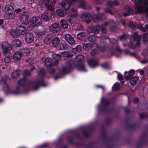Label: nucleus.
Masks as SVG:
<instances>
[{"mask_svg": "<svg viewBox=\"0 0 148 148\" xmlns=\"http://www.w3.org/2000/svg\"><path fill=\"white\" fill-rule=\"evenodd\" d=\"M3 20L2 19H0V25H2L3 23Z\"/></svg>", "mask_w": 148, "mask_h": 148, "instance_id": "nucleus-48", "label": "nucleus"}, {"mask_svg": "<svg viewBox=\"0 0 148 148\" xmlns=\"http://www.w3.org/2000/svg\"><path fill=\"white\" fill-rule=\"evenodd\" d=\"M134 73V71L133 70H131L130 71V74L131 73Z\"/></svg>", "mask_w": 148, "mask_h": 148, "instance_id": "nucleus-52", "label": "nucleus"}, {"mask_svg": "<svg viewBox=\"0 0 148 148\" xmlns=\"http://www.w3.org/2000/svg\"><path fill=\"white\" fill-rule=\"evenodd\" d=\"M137 9V10L139 12H142L143 11H144L143 10L142 8H140V7H138Z\"/></svg>", "mask_w": 148, "mask_h": 148, "instance_id": "nucleus-40", "label": "nucleus"}, {"mask_svg": "<svg viewBox=\"0 0 148 148\" xmlns=\"http://www.w3.org/2000/svg\"><path fill=\"white\" fill-rule=\"evenodd\" d=\"M148 62V60H147L146 59H144L143 60H142L141 62V63L145 64L147 63Z\"/></svg>", "mask_w": 148, "mask_h": 148, "instance_id": "nucleus-41", "label": "nucleus"}, {"mask_svg": "<svg viewBox=\"0 0 148 148\" xmlns=\"http://www.w3.org/2000/svg\"><path fill=\"white\" fill-rule=\"evenodd\" d=\"M95 36L93 35H90L88 37V40L90 41L93 42L95 40Z\"/></svg>", "mask_w": 148, "mask_h": 148, "instance_id": "nucleus-29", "label": "nucleus"}, {"mask_svg": "<svg viewBox=\"0 0 148 148\" xmlns=\"http://www.w3.org/2000/svg\"><path fill=\"white\" fill-rule=\"evenodd\" d=\"M125 35H123L122 36L120 37V38L121 40H122L123 38H124Z\"/></svg>", "mask_w": 148, "mask_h": 148, "instance_id": "nucleus-53", "label": "nucleus"}, {"mask_svg": "<svg viewBox=\"0 0 148 148\" xmlns=\"http://www.w3.org/2000/svg\"><path fill=\"white\" fill-rule=\"evenodd\" d=\"M28 14L27 12H23L21 15L20 20L23 24L26 23H27L28 19Z\"/></svg>", "mask_w": 148, "mask_h": 148, "instance_id": "nucleus-4", "label": "nucleus"}, {"mask_svg": "<svg viewBox=\"0 0 148 148\" xmlns=\"http://www.w3.org/2000/svg\"><path fill=\"white\" fill-rule=\"evenodd\" d=\"M138 44L137 45H139V44H140V42H139V41H138Z\"/></svg>", "mask_w": 148, "mask_h": 148, "instance_id": "nucleus-60", "label": "nucleus"}, {"mask_svg": "<svg viewBox=\"0 0 148 148\" xmlns=\"http://www.w3.org/2000/svg\"><path fill=\"white\" fill-rule=\"evenodd\" d=\"M23 54L21 52H17L14 54L13 58L14 60L18 61L21 58Z\"/></svg>", "mask_w": 148, "mask_h": 148, "instance_id": "nucleus-9", "label": "nucleus"}, {"mask_svg": "<svg viewBox=\"0 0 148 148\" xmlns=\"http://www.w3.org/2000/svg\"><path fill=\"white\" fill-rule=\"evenodd\" d=\"M130 14V12L128 11H127L124 14V16H126L129 15Z\"/></svg>", "mask_w": 148, "mask_h": 148, "instance_id": "nucleus-42", "label": "nucleus"}, {"mask_svg": "<svg viewBox=\"0 0 148 148\" xmlns=\"http://www.w3.org/2000/svg\"><path fill=\"white\" fill-rule=\"evenodd\" d=\"M102 31L104 33H106V30L105 28H103L101 29Z\"/></svg>", "mask_w": 148, "mask_h": 148, "instance_id": "nucleus-46", "label": "nucleus"}, {"mask_svg": "<svg viewBox=\"0 0 148 148\" xmlns=\"http://www.w3.org/2000/svg\"><path fill=\"white\" fill-rule=\"evenodd\" d=\"M25 38L26 41L29 43L32 42L34 40L33 35L30 33H27L26 34Z\"/></svg>", "mask_w": 148, "mask_h": 148, "instance_id": "nucleus-8", "label": "nucleus"}, {"mask_svg": "<svg viewBox=\"0 0 148 148\" xmlns=\"http://www.w3.org/2000/svg\"><path fill=\"white\" fill-rule=\"evenodd\" d=\"M19 75V72L18 71H16L13 72L12 74V77L14 78H16Z\"/></svg>", "mask_w": 148, "mask_h": 148, "instance_id": "nucleus-28", "label": "nucleus"}, {"mask_svg": "<svg viewBox=\"0 0 148 148\" xmlns=\"http://www.w3.org/2000/svg\"><path fill=\"white\" fill-rule=\"evenodd\" d=\"M60 42L59 39L57 37L54 38L52 40V44L53 46H57Z\"/></svg>", "mask_w": 148, "mask_h": 148, "instance_id": "nucleus-15", "label": "nucleus"}, {"mask_svg": "<svg viewBox=\"0 0 148 148\" xmlns=\"http://www.w3.org/2000/svg\"><path fill=\"white\" fill-rule=\"evenodd\" d=\"M108 5H110V4L109 3H108Z\"/></svg>", "mask_w": 148, "mask_h": 148, "instance_id": "nucleus-62", "label": "nucleus"}, {"mask_svg": "<svg viewBox=\"0 0 148 148\" xmlns=\"http://www.w3.org/2000/svg\"><path fill=\"white\" fill-rule=\"evenodd\" d=\"M59 27L60 26L57 23H54L50 26L49 29L51 32L56 33L58 31Z\"/></svg>", "mask_w": 148, "mask_h": 148, "instance_id": "nucleus-5", "label": "nucleus"}, {"mask_svg": "<svg viewBox=\"0 0 148 148\" xmlns=\"http://www.w3.org/2000/svg\"><path fill=\"white\" fill-rule=\"evenodd\" d=\"M82 69H79L81 71H84V67L82 66Z\"/></svg>", "mask_w": 148, "mask_h": 148, "instance_id": "nucleus-55", "label": "nucleus"}, {"mask_svg": "<svg viewBox=\"0 0 148 148\" xmlns=\"http://www.w3.org/2000/svg\"><path fill=\"white\" fill-rule=\"evenodd\" d=\"M41 23L40 18L39 17H32L28 24L29 30H32L35 27L39 26Z\"/></svg>", "mask_w": 148, "mask_h": 148, "instance_id": "nucleus-1", "label": "nucleus"}, {"mask_svg": "<svg viewBox=\"0 0 148 148\" xmlns=\"http://www.w3.org/2000/svg\"><path fill=\"white\" fill-rule=\"evenodd\" d=\"M88 63L89 66L91 68L94 67L97 65V62L93 60H89Z\"/></svg>", "mask_w": 148, "mask_h": 148, "instance_id": "nucleus-12", "label": "nucleus"}, {"mask_svg": "<svg viewBox=\"0 0 148 148\" xmlns=\"http://www.w3.org/2000/svg\"><path fill=\"white\" fill-rule=\"evenodd\" d=\"M100 29V26L99 25H97L96 27H93V32L94 33L97 34L99 32Z\"/></svg>", "mask_w": 148, "mask_h": 148, "instance_id": "nucleus-26", "label": "nucleus"}, {"mask_svg": "<svg viewBox=\"0 0 148 148\" xmlns=\"http://www.w3.org/2000/svg\"><path fill=\"white\" fill-rule=\"evenodd\" d=\"M69 53L68 52H64L63 53V55L64 56H65L68 57H71L73 56L72 55H70L69 54Z\"/></svg>", "mask_w": 148, "mask_h": 148, "instance_id": "nucleus-34", "label": "nucleus"}, {"mask_svg": "<svg viewBox=\"0 0 148 148\" xmlns=\"http://www.w3.org/2000/svg\"><path fill=\"white\" fill-rule=\"evenodd\" d=\"M4 62L6 63H9L12 60L11 56L10 54L6 55L4 59Z\"/></svg>", "mask_w": 148, "mask_h": 148, "instance_id": "nucleus-16", "label": "nucleus"}, {"mask_svg": "<svg viewBox=\"0 0 148 148\" xmlns=\"http://www.w3.org/2000/svg\"><path fill=\"white\" fill-rule=\"evenodd\" d=\"M1 49L4 53L6 54L11 50V48L8 42H4L2 43Z\"/></svg>", "mask_w": 148, "mask_h": 148, "instance_id": "nucleus-3", "label": "nucleus"}, {"mask_svg": "<svg viewBox=\"0 0 148 148\" xmlns=\"http://www.w3.org/2000/svg\"><path fill=\"white\" fill-rule=\"evenodd\" d=\"M34 90H36V89H34Z\"/></svg>", "mask_w": 148, "mask_h": 148, "instance_id": "nucleus-63", "label": "nucleus"}, {"mask_svg": "<svg viewBox=\"0 0 148 148\" xmlns=\"http://www.w3.org/2000/svg\"><path fill=\"white\" fill-rule=\"evenodd\" d=\"M125 74H127V72H125Z\"/></svg>", "mask_w": 148, "mask_h": 148, "instance_id": "nucleus-61", "label": "nucleus"}, {"mask_svg": "<svg viewBox=\"0 0 148 148\" xmlns=\"http://www.w3.org/2000/svg\"><path fill=\"white\" fill-rule=\"evenodd\" d=\"M89 16V14L88 13L83 14L82 16V19L84 21L88 23L87 20L88 19Z\"/></svg>", "mask_w": 148, "mask_h": 148, "instance_id": "nucleus-17", "label": "nucleus"}, {"mask_svg": "<svg viewBox=\"0 0 148 148\" xmlns=\"http://www.w3.org/2000/svg\"><path fill=\"white\" fill-rule=\"evenodd\" d=\"M130 76L131 75H130V74H129L125 76L126 79L127 80L129 79Z\"/></svg>", "mask_w": 148, "mask_h": 148, "instance_id": "nucleus-44", "label": "nucleus"}, {"mask_svg": "<svg viewBox=\"0 0 148 148\" xmlns=\"http://www.w3.org/2000/svg\"><path fill=\"white\" fill-rule=\"evenodd\" d=\"M62 46L63 47V48H62V49H66L67 47L66 44H63L62 45Z\"/></svg>", "mask_w": 148, "mask_h": 148, "instance_id": "nucleus-45", "label": "nucleus"}, {"mask_svg": "<svg viewBox=\"0 0 148 148\" xmlns=\"http://www.w3.org/2000/svg\"><path fill=\"white\" fill-rule=\"evenodd\" d=\"M98 15V17H100L101 16V14H99Z\"/></svg>", "mask_w": 148, "mask_h": 148, "instance_id": "nucleus-58", "label": "nucleus"}, {"mask_svg": "<svg viewBox=\"0 0 148 148\" xmlns=\"http://www.w3.org/2000/svg\"><path fill=\"white\" fill-rule=\"evenodd\" d=\"M57 14L60 17L64 16V11L61 9H58L56 10Z\"/></svg>", "mask_w": 148, "mask_h": 148, "instance_id": "nucleus-23", "label": "nucleus"}, {"mask_svg": "<svg viewBox=\"0 0 148 148\" xmlns=\"http://www.w3.org/2000/svg\"><path fill=\"white\" fill-rule=\"evenodd\" d=\"M53 4H54L55 3H53Z\"/></svg>", "mask_w": 148, "mask_h": 148, "instance_id": "nucleus-64", "label": "nucleus"}, {"mask_svg": "<svg viewBox=\"0 0 148 148\" xmlns=\"http://www.w3.org/2000/svg\"><path fill=\"white\" fill-rule=\"evenodd\" d=\"M118 79L119 80H121L123 78V77L122 75L119 73L118 74Z\"/></svg>", "mask_w": 148, "mask_h": 148, "instance_id": "nucleus-35", "label": "nucleus"}, {"mask_svg": "<svg viewBox=\"0 0 148 148\" xmlns=\"http://www.w3.org/2000/svg\"><path fill=\"white\" fill-rule=\"evenodd\" d=\"M61 27L64 28L66 29L68 27V24L66 20H62L60 21Z\"/></svg>", "mask_w": 148, "mask_h": 148, "instance_id": "nucleus-18", "label": "nucleus"}, {"mask_svg": "<svg viewBox=\"0 0 148 148\" xmlns=\"http://www.w3.org/2000/svg\"><path fill=\"white\" fill-rule=\"evenodd\" d=\"M121 83L122 84H124V82L123 81H121Z\"/></svg>", "mask_w": 148, "mask_h": 148, "instance_id": "nucleus-56", "label": "nucleus"}, {"mask_svg": "<svg viewBox=\"0 0 148 148\" xmlns=\"http://www.w3.org/2000/svg\"><path fill=\"white\" fill-rule=\"evenodd\" d=\"M84 59V57L82 55H79L76 57V60L78 62L82 61Z\"/></svg>", "mask_w": 148, "mask_h": 148, "instance_id": "nucleus-31", "label": "nucleus"}, {"mask_svg": "<svg viewBox=\"0 0 148 148\" xmlns=\"http://www.w3.org/2000/svg\"><path fill=\"white\" fill-rule=\"evenodd\" d=\"M62 6L64 8L65 10L69 9L70 6V4L68 3L66 1H63L61 2Z\"/></svg>", "mask_w": 148, "mask_h": 148, "instance_id": "nucleus-10", "label": "nucleus"}, {"mask_svg": "<svg viewBox=\"0 0 148 148\" xmlns=\"http://www.w3.org/2000/svg\"><path fill=\"white\" fill-rule=\"evenodd\" d=\"M56 57H55L54 58L57 60H60L61 58L60 56L58 54L55 55Z\"/></svg>", "mask_w": 148, "mask_h": 148, "instance_id": "nucleus-37", "label": "nucleus"}, {"mask_svg": "<svg viewBox=\"0 0 148 148\" xmlns=\"http://www.w3.org/2000/svg\"><path fill=\"white\" fill-rule=\"evenodd\" d=\"M10 33L12 36L14 37H16L17 36V34L15 30H11L10 32Z\"/></svg>", "mask_w": 148, "mask_h": 148, "instance_id": "nucleus-30", "label": "nucleus"}, {"mask_svg": "<svg viewBox=\"0 0 148 148\" xmlns=\"http://www.w3.org/2000/svg\"><path fill=\"white\" fill-rule=\"evenodd\" d=\"M41 17L42 18L45 20H48L49 18V16L45 14H42Z\"/></svg>", "mask_w": 148, "mask_h": 148, "instance_id": "nucleus-32", "label": "nucleus"}, {"mask_svg": "<svg viewBox=\"0 0 148 148\" xmlns=\"http://www.w3.org/2000/svg\"><path fill=\"white\" fill-rule=\"evenodd\" d=\"M51 59L50 58H47L45 60V65H46L48 68L51 67V64L50 62Z\"/></svg>", "mask_w": 148, "mask_h": 148, "instance_id": "nucleus-20", "label": "nucleus"}, {"mask_svg": "<svg viewBox=\"0 0 148 148\" xmlns=\"http://www.w3.org/2000/svg\"><path fill=\"white\" fill-rule=\"evenodd\" d=\"M46 0L48 3H49L50 2V0Z\"/></svg>", "mask_w": 148, "mask_h": 148, "instance_id": "nucleus-59", "label": "nucleus"}, {"mask_svg": "<svg viewBox=\"0 0 148 148\" xmlns=\"http://www.w3.org/2000/svg\"><path fill=\"white\" fill-rule=\"evenodd\" d=\"M77 13L75 11L74 12V14H71L68 15L67 18V20L71 22H74V21L76 19Z\"/></svg>", "mask_w": 148, "mask_h": 148, "instance_id": "nucleus-7", "label": "nucleus"}, {"mask_svg": "<svg viewBox=\"0 0 148 148\" xmlns=\"http://www.w3.org/2000/svg\"><path fill=\"white\" fill-rule=\"evenodd\" d=\"M44 43L46 45H49L50 43V39L48 37H45L44 39Z\"/></svg>", "mask_w": 148, "mask_h": 148, "instance_id": "nucleus-27", "label": "nucleus"}, {"mask_svg": "<svg viewBox=\"0 0 148 148\" xmlns=\"http://www.w3.org/2000/svg\"><path fill=\"white\" fill-rule=\"evenodd\" d=\"M12 44L16 47H20L21 46V43L19 40H15L12 42Z\"/></svg>", "mask_w": 148, "mask_h": 148, "instance_id": "nucleus-13", "label": "nucleus"}, {"mask_svg": "<svg viewBox=\"0 0 148 148\" xmlns=\"http://www.w3.org/2000/svg\"><path fill=\"white\" fill-rule=\"evenodd\" d=\"M138 80V77L136 76H135L131 79L130 82L131 85H134L136 84Z\"/></svg>", "mask_w": 148, "mask_h": 148, "instance_id": "nucleus-14", "label": "nucleus"}, {"mask_svg": "<svg viewBox=\"0 0 148 148\" xmlns=\"http://www.w3.org/2000/svg\"><path fill=\"white\" fill-rule=\"evenodd\" d=\"M18 31L19 34L21 35L24 34L27 32L26 28L23 26H20L18 28Z\"/></svg>", "mask_w": 148, "mask_h": 148, "instance_id": "nucleus-11", "label": "nucleus"}, {"mask_svg": "<svg viewBox=\"0 0 148 148\" xmlns=\"http://www.w3.org/2000/svg\"><path fill=\"white\" fill-rule=\"evenodd\" d=\"M85 34L84 32H81L77 35V38L79 40L83 39L85 36Z\"/></svg>", "mask_w": 148, "mask_h": 148, "instance_id": "nucleus-25", "label": "nucleus"}, {"mask_svg": "<svg viewBox=\"0 0 148 148\" xmlns=\"http://www.w3.org/2000/svg\"><path fill=\"white\" fill-rule=\"evenodd\" d=\"M65 38L66 41L70 45H73L75 43L73 38L69 34H66L65 35Z\"/></svg>", "mask_w": 148, "mask_h": 148, "instance_id": "nucleus-6", "label": "nucleus"}, {"mask_svg": "<svg viewBox=\"0 0 148 148\" xmlns=\"http://www.w3.org/2000/svg\"><path fill=\"white\" fill-rule=\"evenodd\" d=\"M144 73V71H140V74L141 75H143Z\"/></svg>", "mask_w": 148, "mask_h": 148, "instance_id": "nucleus-51", "label": "nucleus"}, {"mask_svg": "<svg viewBox=\"0 0 148 148\" xmlns=\"http://www.w3.org/2000/svg\"><path fill=\"white\" fill-rule=\"evenodd\" d=\"M112 41H113V43H114L115 42H117L116 40L114 38H112Z\"/></svg>", "mask_w": 148, "mask_h": 148, "instance_id": "nucleus-50", "label": "nucleus"}, {"mask_svg": "<svg viewBox=\"0 0 148 148\" xmlns=\"http://www.w3.org/2000/svg\"><path fill=\"white\" fill-rule=\"evenodd\" d=\"M23 51L24 55L25 56H27L30 53V51L28 49H25Z\"/></svg>", "mask_w": 148, "mask_h": 148, "instance_id": "nucleus-33", "label": "nucleus"}, {"mask_svg": "<svg viewBox=\"0 0 148 148\" xmlns=\"http://www.w3.org/2000/svg\"><path fill=\"white\" fill-rule=\"evenodd\" d=\"M138 101H139L138 99V98H136L134 99V102L135 103H136L138 102Z\"/></svg>", "mask_w": 148, "mask_h": 148, "instance_id": "nucleus-47", "label": "nucleus"}, {"mask_svg": "<svg viewBox=\"0 0 148 148\" xmlns=\"http://www.w3.org/2000/svg\"><path fill=\"white\" fill-rule=\"evenodd\" d=\"M145 27L146 29H148V25H145Z\"/></svg>", "mask_w": 148, "mask_h": 148, "instance_id": "nucleus-57", "label": "nucleus"}, {"mask_svg": "<svg viewBox=\"0 0 148 148\" xmlns=\"http://www.w3.org/2000/svg\"><path fill=\"white\" fill-rule=\"evenodd\" d=\"M69 71V69L65 67L63 69V71L64 72L68 73Z\"/></svg>", "mask_w": 148, "mask_h": 148, "instance_id": "nucleus-36", "label": "nucleus"}, {"mask_svg": "<svg viewBox=\"0 0 148 148\" xmlns=\"http://www.w3.org/2000/svg\"><path fill=\"white\" fill-rule=\"evenodd\" d=\"M114 4L115 5H118L119 4V3H118V2H117V1H115L114 2Z\"/></svg>", "mask_w": 148, "mask_h": 148, "instance_id": "nucleus-54", "label": "nucleus"}, {"mask_svg": "<svg viewBox=\"0 0 148 148\" xmlns=\"http://www.w3.org/2000/svg\"><path fill=\"white\" fill-rule=\"evenodd\" d=\"M91 47H93V45L92 46H91L90 44L89 43L84 44L83 45V48L86 51L88 50L90 48H91Z\"/></svg>", "mask_w": 148, "mask_h": 148, "instance_id": "nucleus-22", "label": "nucleus"}, {"mask_svg": "<svg viewBox=\"0 0 148 148\" xmlns=\"http://www.w3.org/2000/svg\"><path fill=\"white\" fill-rule=\"evenodd\" d=\"M22 10L21 9L19 8L17 9H16L15 10H14V11L16 13H18L19 12H20Z\"/></svg>", "mask_w": 148, "mask_h": 148, "instance_id": "nucleus-43", "label": "nucleus"}, {"mask_svg": "<svg viewBox=\"0 0 148 148\" xmlns=\"http://www.w3.org/2000/svg\"><path fill=\"white\" fill-rule=\"evenodd\" d=\"M81 49L82 47L81 46L78 45L76 48L73 49L72 51L74 53H76L80 52L81 51Z\"/></svg>", "mask_w": 148, "mask_h": 148, "instance_id": "nucleus-19", "label": "nucleus"}, {"mask_svg": "<svg viewBox=\"0 0 148 148\" xmlns=\"http://www.w3.org/2000/svg\"><path fill=\"white\" fill-rule=\"evenodd\" d=\"M24 74L25 75H30V72L29 71H26L24 72Z\"/></svg>", "mask_w": 148, "mask_h": 148, "instance_id": "nucleus-39", "label": "nucleus"}, {"mask_svg": "<svg viewBox=\"0 0 148 148\" xmlns=\"http://www.w3.org/2000/svg\"><path fill=\"white\" fill-rule=\"evenodd\" d=\"M92 47H91V49L92 50V51L91 53V56H94L95 55V50L97 48V46L96 44H93Z\"/></svg>", "mask_w": 148, "mask_h": 148, "instance_id": "nucleus-21", "label": "nucleus"}, {"mask_svg": "<svg viewBox=\"0 0 148 148\" xmlns=\"http://www.w3.org/2000/svg\"><path fill=\"white\" fill-rule=\"evenodd\" d=\"M120 88V84L119 83H116L113 85L112 87V89L113 90H116L119 89Z\"/></svg>", "mask_w": 148, "mask_h": 148, "instance_id": "nucleus-24", "label": "nucleus"}, {"mask_svg": "<svg viewBox=\"0 0 148 148\" xmlns=\"http://www.w3.org/2000/svg\"><path fill=\"white\" fill-rule=\"evenodd\" d=\"M4 79H1V84L4 83V84H6V80L7 79V77H4Z\"/></svg>", "mask_w": 148, "mask_h": 148, "instance_id": "nucleus-38", "label": "nucleus"}, {"mask_svg": "<svg viewBox=\"0 0 148 148\" xmlns=\"http://www.w3.org/2000/svg\"><path fill=\"white\" fill-rule=\"evenodd\" d=\"M76 0H70V3L71 4L73 3H75Z\"/></svg>", "mask_w": 148, "mask_h": 148, "instance_id": "nucleus-49", "label": "nucleus"}, {"mask_svg": "<svg viewBox=\"0 0 148 148\" xmlns=\"http://www.w3.org/2000/svg\"><path fill=\"white\" fill-rule=\"evenodd\" d=\"M5 11L8 13L9 18L11 19H13L15 16V13L13 7L11 5L9 4L6 5L5 7Z\"/></svg>", "mask_w": 148, "mask_h": 148, "instance_id": "nucleus-2", "label": "nucleus"}]
</instances>
